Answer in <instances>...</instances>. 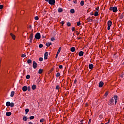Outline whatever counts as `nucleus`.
Here are the masks:
<instances>
[{"instance_id": "nucleus-28", "label": "nucleus", "mask_w": 124, "mask_h": 124, "mask_svg": "<svg viewBox=\"0 0 124 124\" xmlns=\"http://www.w3.org/2000/svg\"><path fill=\"white\" fill-rule=\"evenodd\" d=\"M43 71V70L40 69L38 71L39 74H41V73H42Z\"/></svg>"}, {"instance_id": "nucleus-24", "label": "nucleus", "mask_w": 124, "mask_h": 124, "mask_svg": "<svg viewBox=\"0 0 124 124\" xmlns=\"http://www.w3.org/2000/svg\"><path fill=\"white\" fill-rule=\"evenodd\" d=\"M80 4L81 6H84V0H81Z\"/></svg>"}, {"instance_id": "nucleus-17", "label": "nucleus", "mask_w": 124, "mask_h": 124, "mask_svg": "<svg viewBox=\"0 0 124 124\" xmlns=\"http://www.w3.org/2000/svg\"><path fill=\"white\" fill-rule=\"evenodd\" d=\"M114 98H111L110 100H109V102H110V104H112V103H114Z\"/></svg>"}, {"instance_id": "nucleus-60", "label": "nucleus", "mask_w": 124, "mask_h": 124, "mask_svg": "<svg viewBox=\"0 0 124 124\" xmlns=\"http://www.w3.org/2000/svg\"><path fill=\"white\" fill-rule=\"evenodd\" d=\"M45 0V1L48 2L50 1V0Z\"/></svg>"}, {"instance_id": "nucleus-58", "label": "nucleus", "mask_w": 124, "mask_h": 124, "mask_svg": "<svg viewBox=\"0 0 124 124\" xmlns=\"http://www.w3.org/2000/svg\"><path fill=\"white\" fill-rule=\"evenodd\" d=\"M74 3H77V1L76 0H75L73 1Z\"/></svg>"}, {"instance_id": "nucleus-45", "label": "nucleus", "mask_w": 124, "mask_h": 124, "mask_svg": "<svg viewBox=\"0 0 124 124\" xmlns=\"http://www.w3.org/2000/svg\"><path fill=\"white\" fill-rule=\"evenodd\" d=\"M40 122L41 123H43V122H44V119H42L40 120Z\"/></svg>"}, {"instance_id": "nucleus-53", "label": "nucleus", "mask_w": 124, "mask_h": 124, "mask_svg": "<svg viewBox=\"0 0 124 124\" xmlns=\"http://www.w3.org/2000/svg\"><path fill=\"white\" fill-rule=\"evenodd\" d=\"M95 10H97V11H98V10H99V7L96 8Z\"/></svg>"}, {"instance_id": "nucleus-7", "label": "nucleus", "mask_w": 124, "mask_h": 124, "mask_svg": "<svg viewBox=\"0 0 124 124\" xmlns=\"http://www.w3.org/2000/svg\"><path fill=\"white\" fill-rule=\"evenodd\" d=\"M23 92H27L28 91V87L27 86H24L22 87Z\"/></svg>"}, {"instance_id": "nucleus-23", "label": "nucleus", "mask_w": 124, "mask_h": 124, "mask_svg": "<svg viewBox=\"0 0 124 124\" xmlns=\"http://www.w3.org/2000/svg\"><path fill=\"white\" fill-rule=\"evenodd\" d=\"M14 105H15L14 103L12 102L10 103V106L11 108H13V107L14 106Z\"/></svg>"}, {"instance_id": "nucleus-47", "label": "nucleus", "mask_w": 124, "mask_h": 124, "mask_svg": "<svg viewBox=\"0 0 124 124\" xmlns=\"http://www.w3.org/2000/svg\"><path fill=\"white\" fill-rule=\"evenodd\" d=\"M58 56H59V53H57L56 55L55 56L56 59H58Z\"/></svg>"}, {"instance_id": "nucleus-19", "label": "nucleus", "mask_w": 124, "mask_h": 124, "mask_svg": "<svg viewBox=\"0 0 124 124\" xmlns=\"http://www.w3.org/2000/svg\"><path fill=\"white\" fill-rule=\"evenodd\" d=\"M10 102H7L6 103V106H7V107H9V106H10Z\"/></svg>"}, {"instance_id": "nucleus-32", "label": "nucleus", "mask_w": 124, "mask_h": 124, "mask_svg": "<svg viewBox=\"0 0 124 124\" xmlns=\"http://www.w3.org/2000/svg\"><path fill=\"white\" fill-rule=\"evenodd\" d=\"M124 18V14H122L120 16V19H123Z\"/></svg>"}, {"instance_id": "nucleus-21", "label": "nucleus", "mask_w": 124, "mask_h": 124, "mask_svg": "<svg viewBox=\"0 0 124 124\" xmlns=\"http://www.w3.org/2000/svg\"><path fill=\"white\" fill-rule=\"evenodd\" d=\"M70 12H71V13L73 14L75 13V10H74V9H71L70 10Z\"/></svg>"}, {"instance_id": "nucleus-25", "label": "nucleus", "mask_w": 124, "mask_h": 124, "mask_svg": "<svg viewBox=\"0 0 124 124\" xmlns=\"http://www.w3.org/2000/svg\"><path fill=\"white\" fill-rule=\"evenodd\" d=\"M28 112H30V109H29V108H26L25 109V114H28Z\"/></svg>"}, {"instance_id": "nucleus-34", "label": "nucleus", "mask_w": 124, "mask_h": 124, "mask_svg": "<svg viewBox=\"0 0 124 124\" xmlns=\"http://www.w3.org/2000/svg\"><path fill=\"white\" fill-rule=\"evenodd\" d=\"M27 90L28 92H31V86H28V87H27Z\"/></svg>"}, {"instance_id": "nucleus-38", "label": "nucleus", "mask_w": 124, "mask_h": 124, "mask_svg": "<svg viewBox=\"0 0 124 124\" xmlns=\"http://www.w3.org/2000/svg\"><path fill=\"white\" fill-rule=\"evenodd\" d=\"M34 19H35V20H36V21H37V20H38V19H39L38 16H35Z\"/></svg>"}, {"instance_id": "nucleus-5", "label": "nucleus", "mask_w": 124, "mask_h": 124, "mask_svg": "<svg viewBox=\"0 0 124 124\" xmlns=\"http://www.w3.org/2000/svg\"><path fill=\"white\" fill-rule=\"evenodd\" d=\"M30 37V43H31L32 42V39L33 38V33H31Z\"/></svg>"}, {"instance_id": "nucleus-20", "label": "nucleus", "mask_w": 124, "mask_h": 124, "mask_svg": "<svg viewBox=\"0 0 124 124\" xmlns=\"http://www.w3.org/2000/svg\"><path fill=\"white\" fill-rule=\"evenodd\" d=\"M62 11H63L62 8H60L58 9V12H59V13H62Z\"/></svg>"}, {"instance_id": "nucleus-12", "label": "nucleus", "mask_w": 124, "mask_h": 124, "mask_svg": "<svg viewBox=\"0 0 124 124\" xmlns=\"http://www.w3.org/2000/svg\"><path fill=\"white\" fill-rule=\"evenodd\" d=\"M112 26V21L109 20L108 21V26L111 27Z\"/></svg>"}, {"instance_id": "nucleus-11", "label": "nucleus", "mask_w": 124, "mask_h": 124, "mask_svg": "<svg viewBox=\"0 0 124 124\" xmlns=\"http://www.w3.org/2000/svg\"><path fill=\"white\" fill-rule=\"evenodd\" d=\"M83 55H84V52L82 51H80L78 53V56L79 57H83Z\"/></svg>"}, {"instance_id": "nucleus-31", "label": "nucleus", "mask_w": 124, "mask_h": 124, "mask_svg": "<svg viewBox=\"0 0 124 124\" xmlns=\"http://www.w3.org/2000/svg\"><path fill=\"white\" fill-rule=\"evenodd\" d=\"M60 76H61V73H57V74H56V77H60Z\"/></svg>"}, {"instance_id": "nucleus-64", "label": "nucleus", "mask_w": 124, "mask_h": 124, "mask_svg": "<svg viewBox=\"0 0 124 124\" xmlns=\"http://www.w3.org/2000/svg\"><path fill=\"white\" fill-rule=\"evenodd\" d=\"M90 14L91 15H93V13H91Z\"/></svg>"}, {"instance_id": "nucleus-4", "label": "nucleus", "mask_w": 124, "mask_h": 124, "mask_svg": "<svg viewBox=\"0 0 124 124\" xmlns=\"http://www.w3.org/2000/svg\"><path fill=\"white\" fill-rule=\"evenodd\" d=\"M33 68H34V69H36V67H37V63H36V62H35V61H33Z\"/></svg>"}, {"instance_id": "nucleus-37", "label": "nucleus", "mask_w": 124, "mask_h": 124, "mask_svg": "<svg viewBox=\"0 0 124 124\" xmlns=\"http://www.w3.org/2000/svg\"><path fill=\"white\" fill-rule=\"evenodd\" d=\"M30 119L31 120H33V119H34V116H30Z\"/></svg>"}, {"instance_id": "nucleus-40", "label": "nucleus", "mask_w": 124, "mask_h": 124, "mask_svg": "<svg viewBox=\"0 0 124 124\" xmlns=\"http://www.w3.org/2000/svg\"><path fill=\"white\" fill-rule=\"evenodd\" d=\"M60 89V86L57 85L56 87V90H59Z\"/></svg>"}, {"instance_id": "nucleus-29", "label": "nucleus", "mask_w": 124, "mask_h": 124, "mask_svg": "<svg viewBox=\"0 0 124 124\" xmlns=\"http://www.w3.org/2000/svg\"><path fill=\"white\" fill-rule=\"evenodd\" d=\"M61 50H62V47H59V48L57 51L58 54H60V53L61 52Z\"/></svg>"}, {"instance_id": "nucleus-42", "label": "nucleus", "mask_w": 124, "mask_h": 124, "mask_svg": "<svg viewBox=\"0 0 124 124\" xmlns=\"http://www.w3.org/2000/svg\"><path fill=\"white\" fill-rule=\"evenodd\" d=\"M91 123H92V119H89L88 124H90Z\"/></svg>"}, {"instance_id": "nucleus-44", "label": "nucleus", "mask_w": 124, "mask_h": 124, "mask_svg": "<svg viewBox=\"0 0 124 124\" xmlns=\"http://www.w3.org/2000/svg\"><path fill=\"white\" fill-rule=\"evenodd\" d=\"M59 67L60 69H62V65H60Z\"/></svg>"}, {"instance_id": "nucleus-46", "label": "nucleus", "mask_w": 124, "mask_h": 124, "mask_svg": "<svg viewBox=\"0 0 124 124\" xmlns=\"http://www.w3.org/2000/svg\"><path fill=\"white\" fill-rule=\"evenodd\" d=\"M3 8V5H0V9H2Z\"/></svg>"}, {"instance_id": "nucleus-15", "label": "nucleus", "mask_w": 124, "mask_h": 124, "mask_svg": "<svg viewBox=\"0 0 124 124\" xmlns=\"http://www.w3.org/2000/svg\"><path fill=\"white\" fill-rule=\"evenodd\" d=\"M23 121H24V122H27L28 121V117H27L26 116H23Z\"/></svg>"}, {"instance_id": "nucleus-52", "label": "nucleus", "mask_w": 124, "mask_h": 124, "mask_svg": "<svg viewBox=\"0 0 124 124\" xmlns=\"http://www.w3.org/2000/svg\"><path fill=\"white\" fill-rule=\"evenodd\" d=\"M76 33L77 35H79V32L78 31H76Z\"/></svg>"}, {"instance_id": "nucleus-48", "label": "nucleus", "mask_w": 124, "mask_h": 124, "mask_svg": "<svg viewBox=\"0 0 124 124\" xmlns=\"http://www.w3.org/2000/svg\"><path fill=\"white\" fill-rule=\"evenodd\" d=\"M54 40H55V38L53 37L52 38H51V41H54Z\"/></svg>"}, {"instance_id": "nucleus-63", "label": "nucleus", "mask_w": 124, "mask_h": 124, "mask_svg": "<svg viewBox=\"0 0 124 124\" xmlns=\"http://www.w3.org/2000/svg\"><path fill=\"white\" fill-rule=\"evenodd\" d=\"M105 124H109V122L106 123Z\"/></svg>"}, {"instance_id": "nucleus-18", "label": "nucleus", "mask_w": 124, "mask_h": 124, "mask_svg": "<svg viewBox=\"0 0 124 124\" xmlns=\"http://www.w3.org/2000/svg\"><path fill=\"white\" fill-rule=\"evenodd\" d=\"M31 89L32 90H33V91H34V90H35V89H36V85H33L31 87Z\"/></svg>"}, {"instance_id": "nucleus-6", "label": "nucleus", "mask_w": 124, "mask_h": 124, "mask_svg": "<svg viewBox=\"0 0 124 124\" xmlns=\"http://www.w3.org/2000/svg\"><path fill=\"white\" fill-rule=\"evenodd\" d=\"M113 97L115 100V105H116L117 104V100H118V95H114Z\"/></svg>"}, {"instance_id": "nucleus-9", "label": "nucleus", "mask_w": 124, "mask_h": 124, "mask_svg": "<svg viewBox=\"0 0 124 124\" xmlns=\"http://www.w3.org/2000/svg\"><path fill=\"white\" fill-rule=\"evenodd\" d=\"M103 85H104V83H103L102 81H100L99 83V87L102 88V87H103Z\"/></svg>"}, {"instance_id": "nucleus-8", "label": "nucleus", "mask_w": 124, "mask_h": 124, "mask_svg": "<svg viewBox=\"0 0 124 124\" xmlns=\"http://www.w3.org/2000/svg\"><path fill=\"white\" fill-rule=\"evenodd\" d=\"M45 60H47L48 59V52H46L44 54Z\"/></svg>"}, {"instance_id": "nucleus-39", "label": "nucleus", "mask_w": 124, "mask_h": 124, "mask_svg": "<svg viewBox=\"0 0 124 124\" xmlns=\"http://www.w3.org/2000/svg\"><path fill=\"white\" fill-rule=\"evenodd\" d=\"M39 47L40 48H42V47H43V45L40 44L39 45Z\"/></svg>"}, {"instance_id": "nucleus-54", "label": "nucleus", "mask_w": 124, "mask_h": 124, "mask_svg": "<svg viewBox=\"0 0 124 124\" xmlns=\"http://www.w3.org/2000/svg\"><path fill=\"white\" fill-rule=\"evenodd\" d=\"M74 84H76L77 83V79H75V80H74Z\"/></svg>"}, {"instance_id": "nucleus-43", "label": "nucleus", "mask_w": 124, "mask_h": 124, "mask_svg": "<svg viewBox=\"0 0 124 124\" xmlns=\"http://www.w3.org/2000/svg\"><path fill=\"white\" fill-rule=\"evenodd\" d=\"M25 57H26V54H22L21 55L22 58H25Z\"/></svg>"}, {"instance_id": "nucleus-26", "label": "nucleus", "mask_w": 124, "mask_h": 124, "mask_svg": "<svg viewBox=\"0 0 124 124\" xmlns=\"http://www.w3.org/2000/svg\"><path fill=\"white\" fill-rule=\"evenodd\" d=\"M94 16H95V17L98 16V12L97 11L95 12L94 14Z\"/></svg>"}, {"instance_id": "nucleus-1", "label": "nucleus", "mask_w": 124, "mask_h": 124, "mask_svg": "<svg viewBox=\"0 0 124 124\" xmlns=\"http://www.w3.org/2000/svg\"><path fill=\"white\" fill-rule=\"evenodd\" d=\"M109 10L113 11V12L116 13L118 12V8L117 7H110Z\"/></svg>"}, {"instance_id": "nucleus-2", "label": "nucleus", "mask_w": 124, "mask_h": 124, "mask_svg": "<svg viewBox=\"0 0 124 124\" xmlns=\"http://www.w3.org/2000/svg\"><path fill=\"white\" fill-rule=\"evenodd\" d=\"M41 38V35H40V33L37 32L35 35V38H36V39L39 40Z\"/></svg>"}, {"instance_id": "nucleus-36", "label": "nucleus", "mask_w": 124, "mask_h": 124, "mask_svg": "<svg viewBox=\"0 0 124 124\" xmlns=\"http://www.w3.org/2000/svg\"><path fill=\"white\" fill-rule=\"evenodd\" d=\"M67 26H68V27H70V26H71V23H70V22H67Z\"/></svg>"}, {"instance_id": "nucleus-62", "label": "nucleus", "mask_w": 124, "mask_h": 124, "mask_svg": "<svg viewBox=\"0 0 124 124\" xmlns=\"http://www.w3.org/2000/svg\"><path fill=\"white\" fill-rule=\"evenodd\" d=\"M83 121H83V120H81L80 121V123H83Z\"/></svg>"}, {"instance_id": "nucleus-61", "label": "nucleus", "mask_w": 124, "mask_h": 124, "mask_svg": "<svg viewBox=\"0 0 124 124\" xmlns=\"http://www.w3.org/2000/svg\"><path fill=\"white\" fill-rule=\"evenodd\" d=\"M29 124H33L32 123V122H30L29 123Z\"/></svg>"}, {"instance_id": "nucleus-59", "label": "nucleus", "mask_w": 124, "mask_h": 124, "mask_svg": "<svg viewBox=\"0 0 124 124\" xmlns=\"http://www.w3.org/2000/svg\"><path fill=\"white\" fill-rule=\"evenodd\" d=\"M42 38H45V35H43L42 36Z\"/></svg>"}, {"instance_id": "nucleus-51", "label": "nucleus", "mask_w": 124, "mask_h": 124, "mask_svg": "<svg viewBox=\"0 0 124 124\" xmlns=\"http://www.w3.org/2000/svg\"><path fill=\"white\" fill-rule=\"evenodd\" d=\"M72 31H75V28L72 27Z\"/></svg>"}, {"instance_id": "nucleus-30", "label": "nucleus", "mask_w": 124, "mask_h": 124, "mask_svg": "<svg viewBox=\"0 0 124 124\" xmlns=\"http://www.w3.org/2000/svg\"><path fill=\"white\" fill-rule=\"evenodd\" d=\"M26 79H30L31 78V76L30 75H27L26 77Z\"/></svg>"}, {"instance_id": "nucleus-49", "label": "nucleus", "mask_w": 124, "mask_h": 124, "mask_svg": "<svg viewBox=\"0 0 124 124\" xmlns=\"http://www.w3.org/2000/svg\"><path fill=\"white\" fill-rule=\"evenodd\" d=\"M105 96L106 97V96H107V95H108V93L107 92H106L105 93Z\"/></svg>"}, {"instance_id": "nucleus-3", "label": "nucleus", "mask_w": 124, "mask_h": 124, "mask_svg": "<svg viewBox=\"0 0 124 124\" xmlns=\"http://www.w3.org/2000/svg\"><path fill=\"white\" fill-rule=\"evenodd\" d=\"M48 3L51 5H54L56 3V1L55 0H49Z\"/></svg>"}, {"instance_id": "nucleus-16", "label": "nucleus", "mask_w": 124, "mask_h": 124, "mask_svg": "<svg viewBox=\"0 0 124 124\" xmlns=\"http://www.w3.org/2000/svg\"><path fill=\"white\" fill-rule=\"evenodd\" d=\"M15 93V92H14V91H12L11 93L10 96H11V97H13V96H14Z\"/></svg>"}, {"instance_id": "nucleus-57", "label": "nucleus", "mask_w": 124, "mask_h": 124, "mask_svg": "<svg viewBox=\"0 0 124 124\" xmlns=\"http://www.w3.org/2000/svg\"><path fill=\"white\" fill-rule=\"evenodd\" d=\"M111 26H108V30L109 31Z\"/></svg>"}, {"instance_id": "nucleus-22", "label": "nucleus", "mask_w": 124, "mask_h": 124, "mask_svg": "<svg viewBox=\"0 0 124 124\" xmlns=\"http://www.w3.org/2000/svg\"><path fill=\"white\" fill-rule=\"evenodd\" d=\"M32 62V61H31V60L29 59L27 60V63L28 64L31 63Z\"/></svg>"}, {"instance_id": "nucleus-56", "label": "nucleus", "mask_w": 124, "mask_h": 124, "mask_svg": "<svg viewBox=\"0 0 124 124\" xmlns=\"http://www.w3.org/2000/svg\"><path fill=\"white\" fill-rule=\"evenodd\" d=\"M28 28L29 29H31V25H29Z\"/></svg>"}, {"instance_id": "nucleus-14", "label": "nucleus", "mask_w": 124, "mask_h": 124, "mask_svg": "<svg viewBox=\"0 0 124 124\" xmlns=\"http://www.w3.org/2000/svg\"><path fill=\"white\" fill-rule=\"evenodd\" d=\"M11 112H7L6 113V115L7 116V117H9L10 116H11Z\"/></svg>"}, {"instance_id": "nucleus-41", "label": "nucleus", "mask_w": 124, "mask_h": 124, "mask_svg": "<svg viewBox=\"0 0 124 124\" xmlns=\"http://www.w3.org/2000/svg\"><path fill=\"white\" fill-rule=\"evenodd\" d=\"M43 61V58L40 57L39 58V61L40 62H42Z\"/></svg>"}, {"instance_id": "nucleus-27", "label": "nucleus", "mask_w": 124, "mask_h": 124, "mask_svg": "<svg viewBox=\"0 0 124 124\" xmlns=\"http://www.w3.org/2000/svg\"><path fill=\"white\" fill-rule=\"evenodd\" d=\"M71 51L72 52H75V48L74 47H72L71 48Z\"/></svg>"}, {"instance_id": "nucleus-10", "label": "nucleus", "mask_w": 124, "mask_h": 124, "mask_svg": "<svg viewBox=\"0 0 124 124\" xmlns=\"http://www.w3.org/2000/svg\"><path fill=\"white\" fill-rule=\"evenodd\" d=\"M10 35L12 37L13 39L14 40H15V38H16V36H15V35H14L13 33H10Z\"/></svg>"}, {"instance_id": "nucleus-55", "label": "nucleus", "mask_w": 124, "mask_h": 124, "mask_svg": "<svg viewBox=\"0 0 124 124\" xmlns=\"http://www.w3.org/2000/svg\"><path fill=\"white\" fill-rule=\"evenodd\" d=\"M61 24H62V25H63V24H64V21H62L61 22Z\"/></svg>"}, {"instance_id": "nucleus-35", "label": "nucleus", "mask_w": 124, "mask_h": 124, "mask_svg": "<svg viewBox=\"0 0 124 124\" xmlns=\"http://www.w3.org/2000/svg\"><path fill=\"white\" fill-rule=\"evenodd\" d=\"M46 46H47V47H50V44H49V43H46Z\"/></svg>"}, {"instance_id": "nucleus-33", "label": "nucleus", "mask_w": 124, "mask_h": 124, "mask_svg": "<svg viewBox=\"0 0 124 124\" xmlns=\"http://www.w3.org/2000/svg\"><path fill=\"white\" fill-rule=\"evenodd\" d=\"M87 21H88V22H92V21H93V19H91V18H87Z\"/></svg>"}, {"instance_id": "nucleus-13", "label": "nucleus", "mask_w": 124, "mask_h": 124, "mask_svg": "<svg viewBox=\"0 0 124 124\" xmlns=\"http://www.w3.org/2000/svg\"><path fill=\"white\" fill-rule=\"evenodd\" d=\"M89 69H93V64H90L89 65Z\"/></svg>"}, {"instance_id": "nucleus-50", "label": "nucleus", "mask_w": 124, "mask_h": 124, "mask_svg": "<svg viewBox=\"0 0 124 124\" xmlns=\"http://www.w3.org/2000/svg\"><path fill=\"white\" fill-rule=\"evenodd\" d=\"M80 25H81V23L80 22H78L77 23V26H80Z\"/></svg>"}]
</instances>
